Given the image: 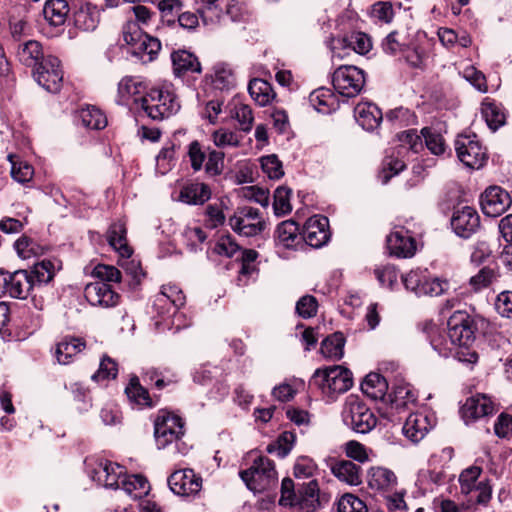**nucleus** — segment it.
<instances>
[{"mask_svg":"<svg viewBox=\"0 0 512 512\" xmlns=\"http://www.w3.org/2000/svg\"><path fill=\"white\" fill-rule=\"evenodd\" d=\"M92 275L99 279V281H103L105 283L110 282H121L122 275L121 272L114 266L106 265V264H98L94 267Z\"/></svg>","mask_w":512,"mask_h":512,"instance_id":"obj_59","label":"nucleus"},{"mask_svg":"<svg viewBox=\"0 0 512 512\" xmlns=\"http://www.w3.org/2000/svg\"><path fill=\"white\" fill-rule=\"evenodd\" d=\"M184 435V422L181 417L165 413L158 416L154 424V436L158 449H165L174 444L176 451L186 454L187 446L181 441Z\"/></svg>","mask_w":512,"mask_h":512,"instance_id":"obj_2","label":"nucleus"},{"mask_svg":"<svg viewBox=\"0 0 512 512\" xmlns=\"http://www.w3.org/2000/svg\"><path fill=\"white\" fill-rule=\"evenodd\" d=\"M391 406L397 410L405 408L416 401V394L408 383L395 385L392 392L387 394Z\"/></svg>","mask_w":512,"mask_h":512,"instance_id":"obj_40","label":"nucleus"},{"mask_svg":"<svg viewBox=\"0 0 512 512\" xmlns=\"http://www.w3.org/2000/svg\"><path fill=\"white\" fill-rule=\"evenodd\" d=\"M275 236L284 247L292 248L301 239L299 224L293 220L283 221L277 226Z\"/></svg>","mask_w":512,"mask_h":512,"instance_id":"obj_36","label":"nucleus"},{"mask_svg":"<svg viewBox=\"0 0 512 512\" xmlns=\"http://www.w3.org/2000/svg\"><path fill=\"white\" fill-rule=\"evenodd\" d=\"M55 276V265L51 260L37 262L29 272L34 289L48 284Z\"/></svg>","mask_w":512,"mask_h":512,"instance_id":"obj_39","label":"nucleus"},{"mask_svg":"<svg viewBox=\"0 0 512 512\" xmlns=\"http://www.w3.org/2000/svg\"><path fill=\"white\" fill-rule=\"evenodd\" d=\"M512 204L510 194L500 186H490L480 197L482 212L488 217H498Z\"/></svg>","mask_w":512,"mask_h":512,"instance_id":"obj_12","label":"nucleus"},{"mask_svg":"<svg viewBox=\"0 0 512 512\" xmlns=\"http://www.w3.org/2000/svg\"><path fill=\"white\" fill-rule=\"evenodd\" d=\"M329 46L333 57L343 58L341 50H352L360 55L368 53L372 48L370 37L363 32H352L342 38H331Z\"/></svg>","mask_w":512,"mask_h":512,"instance_id":"obj_13","label":"nucleus"},{"mask_svg":"<svg viewBox=\"0 0 512 512\" xmlns=\"http://www.w3.org/2000/svg\"><path fill=\"white\" fill-rule=\"evenodd\" d=\"M32 73L35 81L48 92L57 93L60 91L63 71L57 57L47 55L46 59L32 70Z\"/></svg>","mask_w":512,"mask_h":512,"instance_id":"obj_10","label":"nucleus"},{"mask_svg":"<svg viewBox=\"0 0 512 512\" xmlns=\"http://www.w3.org/2000/svg\"><path fill=\"white\" fill-rule=\"evenodd\" d=\"M8 295L16 299H26L34 290L29 271L16 270L9 274Z\"/></svg>","mask_w":512,"mask_h":512,"instance_id":"obj_26","label":"nucleus"},{"mask_svg":"<svg viewBox=\"0 0 512 512\" xmlns=\"http://www.w3.org/2000/svg\"><path fill=\"white\" fill-rule=\"evenodd\" d=\"M481 111L488 127L492 131H496L505 124L506 116L500 104L484 102Z\"/></svg>","mask_w":512,"mask_h":512,"instance_id":"obj_44","label":"nucleus"},{"mask_svg":"<svg viewBox=\"0 0 512 512\" xmlns=\"http://www.w3.org/2000/svg\"><path fill=\"white\" fill-rule=\"evenodd\" d=\"M171 60L173 64V71L176 76L201 72V64L198 58L187 50L174 51L171 54Z\"/></svg>","mask_w":512,"mask_h":512,"instance_id":"obj_27","label":"nucleus"},{"mask_svg":"<svg viewBox=\"0 0 512 512\" xmlns=\"http://www.w3.org/2000/svg\"><path fill=\"white\" fill-rule=\"evenodd\" d=\"M362 392L373 400H384L387 396L388 383L379 373H369L361 383Z\"/></svg>","mask_w":512,"mask_h":512,"instance_id":"obj_30","label":"nucleus"},{"mask_svg":"<svg viewBox=\"0 0 512 512\" xmlns=\"http://www.w3.org/2000/svg\"><path fill=\"white\" fill-rule=\"evenodd\" d=\"M171 491L179 496L189 497L197 495L202 488V477L193 469L186 468L174 471L168 477Z\"/></svg>","mask_w":512,"mask_h":512,"instance_id":"obj_11","label":"nucleus"},{"mask_svg":"<svg viewBox=\"0 0 512 512\" xmlns=\"http://www.w3.org/2000/svg\"><path fill=\"white\" fill-rule=\"evenodd\" d=\"M140 109L148 118L162 121L180 110L176 94L169 88H153L140 97Z\"/></svg>","mask_w":512,"mask_h":512,"instance_id":"obj_1","label":"nucleus"},{"mask_svg":"<svg viewBox=\"0 0 512 512\" xmlns=\"http://www.w3.org/2000/svg\"><path fill=\"white\" fill-rule=\"evenodd\" d=\"M435 425L433 414L416 412L410 414L402 428L404 436L413 443L421 441Z\"/></svg>","mask_w":512,"mask_h":512,"instance_id":"obj_17","label":"nucleus"},{"mask_svg":"<svg viewBox=\"0 0 512 512\" xmlns=\"http://www.w3.org/2000/svg\"><path fill=\"white\" fill-rule=\"evenodd\" d=\"M126 234V225L122 221L112 223L107 231L109 245L123 257H129L132 253V250L127 244Z\"/></svg>","mask_w":512,"mask_h":512,"instance_id":"obj_29","label":"nucleus"},{"mask_svg":"<svg viewBox=\"0 0 512 512\" xmlns=\"http://www.w3.org/2000/svg\"><path fill=\"white\" fill-rule=\"evenodd\" d=\"M229 226L240 236L253 237L265 230L266 222L261 217L259 209L245 206L238 208L229 218Z\"/></svg>","mask_w":512,"mask_h":512,"instance_id":"obj_8","label":"nucleus"},{"mask_svg":"<svg viewBox=\"0 0 512 512\" xmlns=\"http://www.w3.org/2000/svg\"><path fill=\"white\" fill-rule=\"evenodd\" d=\"M248 91L251 98L260 106H265L274 98V93L269 82L255 78L249 82Z\"/></svg>","mask_w":512,"mask_h":512,"instance_id":"obj_42","label":"nucleus"},{"mask_svg":"<svg viewBox=\"0 0 512 512\" xmlns=\"http://www.w3.org/2000/svg\"><path fill=\"white\" fill-rule=\"evenodd\" d=\"M354 114L358 124L367 131L376 129L383 119L382 111L371 102L358 103L354 108Z\"/></svg>","mask_w":512,"mask_h":512,"instance_id":"obj_24","label":"nucleus"},{"mask_svg":"<svg viewBox=\"0 0 512 512\" xmlns=\"http://www.w3.org/2000/svg\"><path fill=\"white\" fill-rule=\"evenodd\" d=\"M91 478L105 488L119 489L121 488V480L126 475L125 467L111 462L100 461L90 471Z\"/></svg>","mask_w":512,"mask_h":512,"instance_id":"obj_15","label":"nucleus"},{"mask_svg":"<svg viewBox=\"0 0 512 512\" xmlns=\"http://www.w3.org/2000/svg\"><path fill=\"white\" fill-rule=\"evenodd\" d=\"M261 167L270 179H279L284 175L282 163L275 154L263 156Z\"/></svg>","mask_w":512,"mask_h":512,"instance_id":"obj_60","label":"nucleus"},{"mask_svg":"<svg viewBox=\"0 0 512 512\" xmlns=\"http://www.w3.org/2000/svg\"><path fill=\"white\" fill-rule=\"evenodd\" d=\"M318 302L312 295L302 296L296 303L295 312L304 319L312 318L317 314Z\"/></svg>","mask_w":512,"mask_h":512,"instance_id":"obj_57","label":"nucleus"},{"mask_svg":"<svg viewBox=\"0 0 512 512\" xmlns=\"http://www.w3.org/2000/svg\"><path fill=\"white\" fill-rule=\"evenodd\" d=\"M84 296L90 305L103 308L114 307L120 301V295L112 289L110 284L103 281L87 284L84 288Z\"/></svg>","mask_w":512,"mask_h":512,"instance_id":"obj_16","label":"nucleus"},{"mask_svg":"<svg viewBox=\"0 0 512 512\" xmlns=\"http://www.w3.org/2000/svg\"><path fill=\"white\" fill-rule=\"evenodd\" d=\"M338 512H368L366 504L353 494H344L338 501Z\"/></svg>","mask_w":512,"mask_h":512,"instance_id":"obj_58","label":"nucleus"},{"mask_svg":"<svg viewBox=\"0 0 512 512\" xmlns=\"http://www.w3.org/2000/svg\"><path fill=\"white\" fill-rule=\"evenodd\" d=\"M79 117L84 127L92 130H101L107 126L105 114L97 107L88 106L80 110Z\"/></svg>","mask_w":512,"mask_h":512,"instance_id":"obj_43","label":"nucleus"},{"mask_svg":"<svg viewBox=\"0 0 512 512\" xmlns=\"http://www.w3.org/2000/svg\"><path fill=\"white\" fill-rule=\"evenodd\" d=\"M231 117L236 119L239 127L244 132H249L252 129L254 117L252 109L243 103H234L231 109Z\"/></svg>","mask_w":512,"mask_h":512,"instance_id":"obj_49","label":"nucleus"},{"mask_svg":"<svg viewBox=\"0 0 512 512\" xmlns=\"http://www.w3.org/2000/svg\"><path fill=\"white\" fill-rule=\"evenodd\" d=\"M125 394L129 402L138 406L140 409L152 408L154 406L148 390L140 384L137 376L130 378L129 383L125 388Z\"/></svg>","mask_w":512,"mask_h":512,"instance_id":"obj_32","label":"nucleus"},{"mask_svg":"<svg viewBox=\"0 0 512 512\" xmlns=\"http://www.w3.org/2000/svg\"><path fill=\"white\" fill-rule=\"evenodd\" d=\"M157 301L160 303L169 301L176 309H179L185 304V296L175 285L163 286Z\"/></svg>","mask_w":512,"mask_h":512,"instance_id":"obj_55","label":"nucleus"},{"mask_svg":"<svg viewBox=\"0 0 512 512\" xmlns=\"http://www.w3.org/2000/svg\"><path fill=\"white\" fill-rule=\"evenodd\" d=\"M455 150L459 160L467 167L479 169L487 160L486 149L476 134H460L455 140Z\"/></svg>","mask_w":512,"mask_h":512,"instance_id":"obj_7","label":"nucleus"},{"mask_svg":"<svg viewBox=\"0 0 512 512\" xmlns=\"http://www.w3.org/2000/svg\"><path fill=\"white\" fill-rule=\"evenodd\" d=\"M239 475L247 488L254 493L269 489L277 482L274 462L265 456L257 457L251 467L240 471Z\"/></svg>","mask_w":512,"mask_h":512,"instance_id":"obj_4","label":"nucleus"},{"mask_svg":"<svg viewBox=\"0 0 512 512\" xmlns=\"http://www.w3.org/2000/svg\"><path fill=\"white\" fill-rule=\"evenodd\" d=\"M16 56L21 64L32 69L38 66L47 57L42 44L36 40H28L19 44Z\"/></svg>","mask_w":512,"mask_h":512,"instance_id":"obj_25","label":"nucleus"},{"mask_svg":"<svg viewBox=\"0 0 512 512\" xmlns=\"http://www.w3.org/2000/svg\"><path fill=\"white\" fill-rule=\"evenodd\" d=\"M345 338L342 333L337 332L325 338L321 343V353L328 358L339 360L344 354Z\"/></svg>","mask_w":512,"mask_h":512,"instance_id":"obj_45","label":"nucleus"},{"mask_svg":"<svg viewBox=\"0 0 512 512\" xmlns=\"http://www.w3.org/2000/svg\"><path fill=\"white\" fill-rule=\"evenodd\" d=\"M146 86L137 77L126 76L121 79L118 84V103L122 105L128 104L133 99L136 108L140 109V97L145 95Z\"/></svg>","mask_w":512,"mask_h":512,"instance_id":"obj_22","label":"nucleus"},{"mask_svg":"<svg viewBox=\"0 0 512 512\" xmlns=\"http://www.w3.org/2000/svg\"><path fill=\"white\" fill-rule=\"evenodd\" d=\"M68 13L69 7L66 0H48L43 8L45 19L53 26L64 24Z\"/></svg>","mask_w":512,"mask_h":512,"instance_id":"obj_37","label":"nucleus"},{"mask_svg":"<svg viewBox=\"0 0 512 512\" xmlns=\"http://www.w3.org/2000/svg\"><path fill=\"white\" fill-rule=\"evenodd\" d=\"M496 312L505 319L512 320V291L500 292L495 299Z\"/></svg>","mask_w":512,"mask_h":512,"instance_id":"obj_63","label":"nucleus"},{"mask_svg":"<svg viewBox=\"0 0 512 512\" xmlns=\"http://www.w3.org/2000/svg\"><path fill=\"white\" fill-rule=\"evenodd\" d=\"M291 189L286 186L278 187L274 192L273 209L277 216H283L291 212L290 204Z\"/></svg>","mask_w":512,"mask_h":512,"instance_id":"obj_50","label":"nucleus"},{"mask_svg":"<svg viewBox=\"0 0 512 512\" xmlns=\"http://www.w3.org/2000/svg\"><path fill=\"white\" fill-rule=\"evenodd\" d=\"M367 482L371 489L385 491L396 484V476L387 468L371 467L367 473Z\"/></svg>","mask_w":512,"mask_h":512,"instance_id":"obj_31","label":"nucleus"},{"mask_svg":"<svg viewBox=\"0 0 512 512\" xmlns=\"http://www.w3.org/2000/svg\"><path fill=\"white\" fill-rule=\"evenodd\" d=\"M421 134L425 140L426 147L435 155H441L445 151V142L440 133L430 127H424Z\"/></svg>","mask_w":512,"mask_h":512,"instance_id":"obj_52","label":"nucleus"},{"mask_svg":"<svg viewBox=\"0 0 512 512\" xmlns=\"http://www.w3.org/2000/svg\"><path fill=\"white\" fill-rule=\"evenodd\" d=\"M309 102L320 113L328 114L335 110L338 102L337 97L331 89L320 87L309 95Z\"/></svg>","mask_w":512,"mask_h":512,"instance_id":"obj_33","label":"nucleus"},{"mask_svg":"<svg viewBox=\"0 0 512 512\" xmlns=\"http://www.w3.org/2000/svg\"><path fill=\"white\" fill-rule=\"evenodd\" d=\"M451 227L456 235L468 239L479 230L480 216L473 207L463 206L453 212Z\"/></svg>","mask_w":512,"mask_h":512,"instance_id":"obj_14","label":"nucleus"},{"mask_svg":"<svg viewBox=\"0 0 512 512\" xmlns=\"http://www.w3.org/2000/svg\"><path fill=\"white\" fill-rule=\"evenodd\" d=\"M158 9L163 21L174 24L183 10V3L180 0H160Z\"/></svg>","mask_w":512,"mask_h":512,"instance_id":"obj_51","label":"nucleus"},{"mask_svg":"<svg viewBox=\"0 0 512 512\" xmlns=\"http://www.w3.org/2000/svg\"><path fill=\"white\" fill-rule=\"evenodd\" d=\"M331 473L341 482L350 486L362 483V469L350 460H335L330 464Z\"/></svg>","mask_w":512,"mask_h":512,"instance_id":"obj_23","label":"nucleus"},{"mask_svg":"<svg viewBox=\"0 0 512 512\" xmlns=\"http://www.w3.org/2000/svg\"><path fill=\"white\" fill-rule=\"evenodd\" d=\"M121 489L134 499L146 496L150 490L148 480L139 474L125 475L121 480Z\"/></svg>","mask_w":512,"mask_h":512,"instance_id":"obj_38","label":"nucleus"},{"mask_svg":"<svg viewBox=\"0 0 512 512\" xmlns=\"http://www.w3.org/2000/svg\"><path fill=\"white\" fill-rule=\"evenodd\" d=\"M366 82L362 69L353 65H342L332 75L334 89L342 96L352 98L360 94Z\"/></svg>","mask_w":512,"mask_h":512,"instance_id":"obj_6","label":"nucleus"},{"mask_svg":"<svg viewBox=\"0 0 512 512\" xmlns=\"http://www.w3.org/2000/svg\"><path fill=\"white\" fill-rule=\"evenodd\" d=\"M322 501L323 497L320 494L318 481L312 479L298 487L294 506L300 512H315L321 508Z\"/></svg>","mask_w":512,"mask_h":512,"instance_id":"obj_20","label":"nucleus"},{"mask_svg":"<svg viewBox=\"0 0 512 512\" xmlns=\"http://www.w3.org/2000/svg\"><path fill=\"white\" fill-rule=\"evenodd\" d=\"M481 473L482 468L479 466H470L461 472L459 475V483L463 494H470L474 490L477 486L475 483Z\"/></svg>","mask_w":512,"mask_h":512,"instance_id":"obj_53","label":"nucleus"},{"mask_svg":"<svg viewBox=\"0 0 512 512\" xmlns=\"http://www.w3.org/2000/svg\"><path fill=\"white\" fill-rule=\"evenodd\" d=\"M342 419L346 426L361 434L370 432L377 424L374 413L354 396L347 398L342 411Z\"/></svg>","mask_w":512,"mask_h":512,"instance_id":"obj_5","label":"nucleus"},{"mask_svg":"<svg viewBox=\"0 0 512 512\" xmlns=\"http://www.w3.org/2000/svg\"><path fill=\"white\" fill-rule=\"evenodd\" d=\"M426 276L427 274L421 270H411L409 273L402 276V281L407 290L420 296V290L424 287Z\"/></svg>","mask_w":512,"mask_h":512,"instance_id":"obj_61","label":"nucleus"},{"mask_svg":"<svg viewBox=\"0 0 512 512\" xmlns=\"http://www.w3.org/2000/svg\"><path fill=\"white\" fill-rule=\"evenodd\" d=\"M317 470L315 462L308 457H299L294 465V476L296 479H308L314 476Z\"/></svg>","mask_w":512,"mask_h":512,"instance_id":"obj_64","label":"nucleus"},{"mask_svg":"<svg viewBox=\"0 0 512 512\" xmlns=\"http://www.w3.org/2000/svg\"><path fill=\"white\" fill-rule=\"evenodd\" d=\"M8 160L11 163V176L15 181L24 184L32 180L34 169L30 164L13 154L8 155Z\"/></svg>","mask_w":512,"mask_h":512,"instance_id":"obj_46","label":"nucleus"},{"mask_svg":"<svg viewBox=\"0 0 512 512\" xmlns=\"http://www.w3.org/2000/svg\"><path fill=\"white\" fill-rule=\"evenodd\" d=\"M208 148H205L198 140H194L187 146V156L193 172H199L204 168Z\"/></svg>","mask_w":512,"mask_h":512,"instance_id":"obj_47","label":"nucleus"},{"mask_svg":"<svg viewBox=\"0 0 512 512\" xmlns=\"http://www.w3.org/2000/svg\"><path fill=\"white\" fill-rule=\"evenodd\" d=\"M329 221L327 217L310 218L304 225L301 232V239L313 248H320L330 238L328 230Z\"/></svg>","mask_w":512,"mask_h":512,"instance_id":"obj_19","label":"nucleus"},{"mask_svg":"<svg viewBox=\"0 0 512 512\" xmlns=\"http://www.w3.org/2000/svg\"><path fill=\"white\" fill-rule=\"evenodd\" d=\"M311 385L321 389V391L333 396L345 393L353 386V377L350 370L340 365H334L323 369H317L310 381Z\"/></svg>","mask_w":512,"mask_h":512,"instance_id":"obj_3","label":"nucleus"},{"mask_svg":"<svg viewBox=\"0 0 512 512\" xmlns=\"http://www.w3.org/2000/svg\"><path fill=\"white\" fill-rule=\"evenodd\" d=\"M225 154L222 151L210 150L208 148L204 169L209 176H218L224 169Z\"/></svg>","mask_w":512,"mask_h":512,"instance_id":"obj_54","label":"nucleus"},{"mask_svg":"<svg viewBox=\"0 0 512 512\" xmlns=\"http://www.w3.org/2000/svg\"><path fill=\"white\" fill-rule=\"evenodd\" d=\"M86 344L80 338L64 337L56 346L55 355L60 364H68L72 357L83 351Z\"/></svg>","mask_w":512,"mask_h":512,"instance_id":"obj_34","label":"nucleus"},{"mask_svg":"<svg viewBox=\"0 0 512 512\" xmlns=\"http://www.w3.org/2000/svg\"><path fill=\"white\" fill-rule=\"evenodd\" d=\"M497 278V271L490 266H485L470 278L469 285L473 291L478 292L490 286Z\"/></svg>","mask_w":512,"mask_h":512,"instance_id":"obj_48","label":"nucleus"},{"mask_svg":"<svg viewBox=\"0 0 512 512\" xmlns=\"http://www.w3.org/2000/svg\"><path fill=\"white\" fill-rule=\"evenodd\" d=\"M494 411L495 406L492 400L484 394L467 398L461 408L462 417L466 423L493 414Z\"/></svg>","mask_w":512,"mask_h":512,"instance_id":"obj_21","label":"nucleus"},{"mask_svg":"<svg viewBox=\"0 0 512 512\" xmlns=\"http://www.w3.org/2000/svg\"><path fill=\"white\" fill-rule=\"evenodd\" d=\"M160 49L161 42L157 38L143 34L139 43L131 52L143 61H152L155 59Z\"/></svg>","mask_w":512,"mask_h":512,"instance_id":"obj_41","label":"nucleus"},{"mask_svg":"<svg viewBox=\"0 0 512 512\" xmlns=\"http://www.w3.org/2000/svg\"><path fill=\"white\" fill-rule=\"evenodd\" d=\"M99 17L97 7L86 3L74 13V25L82 31H93L99 24Z\"/></svg>","mask_w":512,"mask_h":512,"instance_id":"obj_35","label":"nucleus"},{"mask_svg":"<svg viewBox=\"0 0 512 512\" xmlns=\"http://www.w3.org/2000/svg\"><path fill=\"white\" fill-rule=\"evenodd\" d=\"M448 479L449 476L446 474L444 469L422 470L418 476V481L421 485L440 486L443 485Z\"/></svg>","mask_w":512,"mask_h":512,"instance_id":"obj_62","label":"nucleus"},{"mask_svg":"<svg viewBox=\"0 0 512 512\" xmlns=\"http://www.w3.org/2000/svg\"><path fill=\"white\" fill-rule=\"evenodd\" d=\"M118 374L117 363L108 356H104L99 364V369L92 375V380L103 381L116 378Z\"/></svg>","mask_w":512,"mask_h":512,"instance_id":"obj_56","label":"nucleus"},{"mask_svg":"<svg viewBox=\"0 0 512 512\" xmlns=\"http://www.w3.org/2000/svg\"><path fill=\"white\" fill-rule=\"evenodd\" d=\"M448 337L453 345L469 346L477 330L474 319L465 311H455L447 321Z\"/></svg>","mask_w":512,"mask_h":512,"instance_id":"obj_9","label":"nucleus"},{"mask_svg":"<svg viewBox=\"0 0 512 512\" xmlns=\"http://www.w3.org/2000/svg\"><path fill=\"white\" fill-rule=\"evenodd\" d=\"M211 198L209 185L200 182L185 185L179 194V200L188 205H202Z\"/></svg>","mask_w":512,"mask_h":512,"instance_id":"obj_28","label":"nucleus"},{"mask_svg":"<svg viewBox=\"0 0 512 512\" xmlns=\"http://www.w3.org/2000/svg\"><path fill=\"white\" fill-rule=\"evenodd\" d=\"M387 248L391 255L409 258L415 254L416 241L409 230L404 227H395L387 236Z\"/></svg>","mask_w":512,"mask_h":512,"instance_id":"obj_18","label":"nucleus"}]
</instances>
